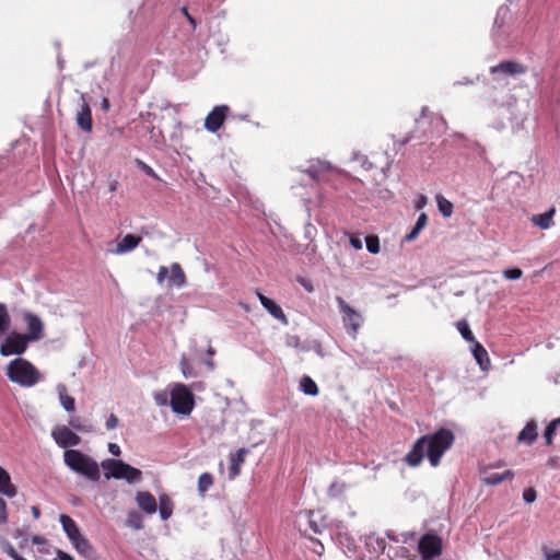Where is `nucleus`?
<instances>
[{
	"instance_id": "nucleus-20",
	"label": "nucleus",
	"mask_w": 560,
	"mask_h": 560,
	"mask_svg": "<svg viewBox=\"0 0 560 560\" xmlns=\"http://www.w3.org/2000/svg\"><path fill=\"white\" fill-rule=\"evenodd\" d=\"M472 355L482 371L490 366V358L486 348L478 341L474 342L471 348Z\"/></svg>"
},
{
	"instance_id": "nucleus-39",
	"label": "nucleus",
	"mask_w": 560,
	"mask_h": 560,
	"mask_svg": "<svg viewBox=\"0 0 560 560\" xmlns=\"http://www.w3.org/2000/svg\"><path fill=\"white\" fill-rule=\"evenodd\" d=\"M3 551L14 560L23 559L10 542L3 545Z\"/></svg>"
},
{
	"instance_id": "nucleus-13",
	"label": "nucleus",
	"mask_w": 560,
	"mask_h": 560,
	"mask_svg": "<svg viewBox=\"0 0 560 560\" xmlns=\"http://www.w3.org/2000/svg\"><path fill=\"white\" fill-rule=\"evenodd\" d=\"M481 481L487 486H497L503 481H511L514 478V471L506 469L503 472H489V467L480 469Z\"/></svg>"
},
{
	"instance_id": "nucleus-58",
	"label": "nucleus",
	"mask_w": 560,
	"mask_h": 560,
	"mask_svg": "<svg viewBox=\"0 0 560 560\" xmlns=\"http://www.w3.org/2000/svg\"><path fill=\"white\" fill-rule=\"evenodd\" d=\"M44 540L45 539L43 537H40V536H34L33 539H32L33 544H35V545L43 544Z\"/></svg>"
},
{
	"instance_id": "nucleus-59",
	"label": "nucleus",
	"mask_w": 560,
	"mask_h": 560,
	"mask_svg": "<svg viewBox=\"0 0 560 560\" xmlns=\"http://www.w3.org/2000/svg\"><path fill=\"white\" fill-rule=\"evenodd\" d=\"M205 363L208 365V368H209L210 370H213V369H214V362H213V360H212L211 358H210V359H208V360H206V361H205Z\"/></svg>"
},
{
	"instance_id": "nucleus-18",
	"label": "nucleus",
	"mask_w": 560,
	"mask_h": 560,
	"mask_svg": "<svg viewBox=\"0 0 560 560\" xmlns=\"http://www.w3.org/2000/svg\"><path fill=\"white\" fill-rule=\"evenodd\" d=\"M77 124L78 126L86 131L90 132L92 130V114L90 105L83 101L81 104V108L77 114Z\"/></svg>"
},
{
	"instance_id": "nucleus-37",
	"label": "nucleus",
	"mask_w": 560,
	"mask_h": 560,
	"mask_svg": "<svg viewBox=\"0 0 560 560\" xmlns=\"http://www.w3.org/2000/svg\"><path fill=\"white\" fill-rule=\"evenodd\" d=\"M366 248L372 254H377L380 252V241L377 236H368L365 238Z\"/></svg>"
},
{
	"instance_id": "nucleus-27",
	"label": "nucleus",
	"mask_w": 560,
	"mask_h": 560,
	"mask_svg": "<svg viewBox=\"0 0 560 560\" xmlns=\"http://www.w3.org/2000/svg\"><path fill=\"white\" fill-rule=\"evenodd\" d=\"M59 400L61 406L68 411L72 412L75 409L74 398L69 396L65 385L58 386Z\"/></svg>"
},
{
	"instance_id": "nucleus-1",
	"label": "nucleus",
	"mask_w": 560,
	"mask_h": 560,
	"mask_svg": "<svg viewBox=\"0 0 560 560\" xmlns=\"http://www.w3.org/2000/svg\"><path fill=\"white\" fill-rule=\"evenodd\" d=\"M454 440V433L445 428L439 429L433 434L422 435L415 442L404 460L410 467H418L427 455L430 465L436 467L445 452L452 447Z\"/></svg>"
},
{
	"instance_id": "nucleus-54",
	"label": "nucleus",
	"mask_w": 560,
	"mask_h": 560,
	"mask_svg": "<svg viewBox=\"0 0 560 560\" xmlns=\"http://www.w3.org/2000/svg\"><path fill=\"white\" fill-rule=\"evenodd\" d=\"M183 13L187 18L188 22L192 25V27H196V20L188 13L187 8H183Z\"/></svg>"
},
{
	"instance_id": "nucleus-35",
	"label": "nucleus",
	"mask_w": 560,
	"mask_h": 560,
	"mask_svg": "<svg viewBox=\"0 0 560 560\" xmlns=\"http://www.w3.org/2000/svg\"><path fill=\"white\" fill-rule=\"evenodd\" d=\"M70 427L81 432H92L93 425L91 423H82L79 417H71L69 420Z\"/></svg>"
},
{
	"instance_id": "nucleus-40",
	"label": "nucleus",
	"mask_w": 560,
	"mask_h": 560,
	"mask_svg": "<svg viewBox=\"0 0 560 560\" xmlns=\"http://www.w3.org/2000/svg\"><path fill=\"white\" fill-rule=\"evenodd\" d=\"M8 522V508L5 501L0 498V524Z\"/></svg>"
},
{
	"instance_id": "nucleus-42",
	"label": "nucleus",
	"mask_w": 560,
	"mask_h": 560,
	"mask_svg": "<svg viewBox=\"0 0 560 560\" xmlns=\"http://www.w3.org/2000/svg\"><path fill=\"white\" fill-rule=\"evenodd\" d=\"M422 230H423V228L418 226L417 224H415L413 229L405 236V241L406 242L415 241Z\"/></svg>"
},
{
	"instance_id": "nucleus-19",
	"label": "nucleus",
	"mask_w": 560,
	"mask_h": 560,
	"mask_svg": "<svg viewBox=\"0 0 560 560\" xmlns=\"http://www.w3.org/2000/svg\"><path fill=\"white\" fill-rule=\"evenodd\" d=\"M247 453H248V450L242 447L235 454H233L231 456L230 468H229L231 479H234L235 477H237L240 475L241 466L244 464Z\"/></svg>"
},
{
	"instance_id": "nucleus-61",
	"label": "nucleus",
	"mask_w": 560,
	"mask_h": 560,
	"mask_svg": "<svg viewBox=\"0 0 560 560\" xmlns=\"http://www.w3.org/2000/svg\"><path fill=\"white\" fill-rule=\"evenodd\" d=\"M104 106L107 107L108 106V101L105 98L104 100Z\"/></svg>"
},
{
	"instance_id": "nucleus-11",
	"label": "nucleus",
	"mask_w": 560,
	"mask_h": 560,
	"mask_svg": "<svg viewBox=\"0 0 560 560\" xmlns=\"http://www.w3.org/2000/svg\"><path fill=\"white\" fill-rule=\"evenodd\" d=\"M55 442L63 448L77 446L81 443V438L74 433L70 428L62 425L56 428L51 433Z\"/></svg>"
},
{
	"instance_id": "nucleus-49",
	"label": "nucleus",
	"mask_w": 560,
	"mask_h": 560,
	"mask_svg": "<svg viewBox=\"0 0 560 560\" xmlns=\"http://www.w3.org/2000/svg\"><path fill=\"white\" fill-rule=\"evenodd\" d=\"M416 224L424 229L425 225L428 224V215L424 212L420 213Z\"/></svg>"
},
{
	"instance_id": "nucleus-31",
	"label": "nucleus",
	"mask_w": 560,
	"mask_h": 560,
	"mask_svg": "<svg viewBox=\"0 0 560 560\" xmlns=\"http://www.w3.org/2000/svg\"><path fill=\"white\" fill-rule=\"evenodd\" d=\"M11 325V317L3 303H0V336L9 330Z\"/></svg>"
},
{
	"instance_id": "nucleus-28",
	"label": "nucleus",
	"mask_w": 560,
	"mask_h": 560,
	"mask_svg": "<svg viewBox=\"0 0 560 560\" xmlns=\"http://www.w3.org/2000/svg\"><path fill=\"white\" fill-rule=\"evenodd\" d=\"M300 388L304 394L310 396H316L319 392L317 384L306 375L301 378Z\"/></svg>"
},
{
	"instance_id": "nucleus-16",
	"label": "nucleus",
	"mask_w": 560,
	"mask_h": 560,
	"mask_svg": "<svg viewBox=\"0 0 560 560\" xmlns=\"http://www.w3.org/2000/svg\"><path fill=\"white\" fill-rule=\"evenodd\" d=\"M258 299L261 303V305L278 320H280L282 324L288 325V317L285 316L282 308L271 299L267 298L266 295L261 294L260 292H257Z\"/></svg>"
},
{
	"instance_id": "nucleus-17",
	"label": "nucleus",
	"mask_w": 560,
	"mask_h": 560,
	"mask_svg": "<svg viewBox=\"0 0 560 560\" xmlns=\"http://www.w3.org/2000/svg\"><path fill=\"white\" fill-rule=\"evenodd\" d=\"M18 493L16 486L12 482L10 474L0 466V494L14 498Z\"/></svg>"
},
{
	"instance_id": "nucleus-26",
	"label": "nucleus",
	"mask_w": 560,
	"mask_h": 560,
	"mask_svg": "<svg viewBox=\"0 0 560 560\" xmlns=\"http://www.w3.org/2000/svg\"><path fill=\"white\" fill-rule=\"evenodd\" d=\"M173 505V501L167 494L159 497V512L163 521H166L172 516Z\"/></svg>"
},
{
	"instance_id": "nucleus-46",
	"label": "nucleus",
	"mask_w": 560,
	"mask_h": 560,
	"mask_svg": "<svg viewBox=\"0 0 560 560\" xmlns=\"http://www.w3.org/2000/svg\"><path fill=\"white\" fill-rule=\"evenodd\" d=\"M167 273H168V268L165 267V266H161L159 268V271H158V275H156V281L162 284L165 280V278L167 277Z\"/></svg>"
},
{
	"instance_id": "nucleus-30",
	"label": "nucleus",
	"mask_w": 560,
	"mask_h": 560,
	"mask_svg": "<svg viewBox=\"0 0 560 560\" xmlns=\"http://www.w3.org/2000/svg\"><path fill=\"white\" fill-rule=\"evenodd\" d=\"M213 485V477L210 472H203L198 478V491L203 495Z\"/></svg>"
},
{
	"instance_id": "nucleus-8",
	"label": "nucleus",
	"mask_w": 560,
	"mask_h": 560,
	"mask_svg": "<svg viewBox=\"0 0 560 560\" xmlns=\"http://www.w3.org/2000/svg\"><path fill=\"white\" fill-rule=\"evenodd\" d=\"M442 538L431 533L424 534L418 542V550L422 560H431L439 557L442 553Z\"/></svg>"
},
{
	"instance_id": "nucleus-2",
	"label": "nucleus",
	"mask_w": 560,
	"mask_h": 560,
	"mask_svg": "<svg viewBox=\"0 0 560 560\" xmlns=\"http://www.w3.org/2000/svg\"><path fill=\"white\" fill-rule=\"evenodd\" d=\"M5 375L10 382L26 388L35 386L43 378L39 370L24 358L11 360L7 365Z\"/></svg>"
},
{
	"instance_id": "nucleus-12",
	"label": "nucleus",
	"mask_w": 560,
	"mask_h": 560,
	"mask_svg": "<svg viewBox=\"0 0 560 560\" xmlns=\"http://www.w3.org/2000/svg\"><path fill=\"white\" fill-rule=\"evenodd\" d=\"M490 72L492 74L504 73L510 75H520L527 72V67L517 61L505 60L499 62L497 66L491 67Z\"/></svg>"
},
{
	"instance_id": "nucleus-47",
	"label": "nucleus",
	"mask_w": 560,
	"mask_h": 560,
	"mask_svg": "<svg viewBox=\"0 0 560 560\" xmlns=\"http://www.w3.org/2000/svg\"><path fill=\"white\" fill-rule=\"evenodd\" d=\"M154 399L158 405L164 406L167 402V397L165 393H158L154 395Z\"/></svg>"
},
{
	"instance_id": "nucleus-29",
	"label": "nucleus",
	"mask_w": 560,
	"mask_h": 560,
	"mask_svg": "<svg viewBox=\"0 0 560 560\" xmlns=\"http://www.w3.org/2000/svg\"><path fill=\"white\" fill-rule=\"evenodd\" d=\"M436 203H438V208H439V211L446 218L451 217L452 213H453V203L447 200L445 197H443L442 195H436Z\"/></svg>"
},
{
	"instance_id": "nucleus-23",
	"label": "nucleus",
	"mask_w": 560,
	"mask_h": 560,
	"mask_svg": "<svg viewBox=\"0 0 560 560\" xmlns=\"http://www.w3.org/2000/svg\"><path fill=\"white\" fill-rule=\"evenodd\" d=\"M186 284V275L178 262L171 266V277L168 279V287L183 288Z\"/></svg>"
},
{
	"instance_id": "nucleus-32",
	"label": "nucleus",
	"mask_w": 560,
	"mask_h": 560,
	"mask_svg": "<svg viewBox=\"0 0 560 560\" xmlns=\"http://www.w3.org/2000/svg\"><path fill=\"white\" fill-rule=\"evenodd\" d=\"M560 424V418L553 419L547 427L544 433V438L547 445H551L553 441V436L556 435V431L558 425Z\"/></svg>"
},
{
	"instance_id": "nucleus-62",
	"label": "nucleus",
	"mask_w": 560,
	"mask_h": 560,
	"mask_svg": "<svg viewBox=\"0 0 560 560\" xmlns=\"http://www.w3.org/2000/svg\"><path fill=\"white\" fill-rule=\"evenodd\" d=\"M242 305H243V307H244L246 311H248V306H247V305H245V304H242Z\"/></svg>"
},
{
	"instance_id": "nucleus-7",
	"label": "nucleus",
	"mask_w": 560,
	"mask_h": 560,
	"mask_svg": "<svg viewBox=\"0 0 560 560\" xmlns=\"http://www.w3.org/2000/svg\"><path fill=\"white\" fill-rule=\"evenodd\" d=\"M28 342H32L27 336L21 332L13 331L11 332L0 346V354L3 357L9 355H21L23 354L28 346Z\"/></svg>"
},
{
	"instance_id": "nucleus-43",
	"label": "nucleus",
	"mask_w": 560,
	"mask_h": 560,
	"mask_svg": "<svg viewBox=\"0 0 560 560\" xmlns=\"http://www.w3.org/2000/svg\"><path fill=\"white\" fill-rule=\"evenodd\" d=\"M422 230H423V228L418 226L417 224H415L413 229L405 236V241L406 242L415 241Z\"/></svg>"
},
{
	"instance_id": "nucleus-14",
	"label": "nucleus",
	"mask_w": 560,
	"mask_h": 560,
	"mask_svg": "<svg viewBox=\"0 0 560 560\" xmlns=\"http://www.w3.org/2000/svg\"><path fill=\"white\" fill-rule=\"evenodd\" d=\"M136 502L138 508L145 514L152 515L158 510L156 499L149 491H138L136 494Z\"/></svg>"
},
{
	"instance_id": "nucleus-10",
	"label": "nucleus",
	"mask_w": 560,
	"mask_h": 560,
	"mask_svg": "<svg viewBox=\"0 0 560 560\" xmlns=\"http://www.w3.org/2000/svg\"><path fill=\"white\" fill-rule=\"evenodd\" d=\"M230 107L228 105H217L206 116L205 128L210 132H217L224 124Z\"/></svg>"
},
{
	"instance_id": "nucleus-21",
	"label": "nucleus",
	"mask_w": 560,
	"mask_h": 560,
	"mask_svg": "<svg viewBox=\"0 0 560 560\" xmlns=\"http://www.w3.org/2000/svg\"><path fill=\"white\" fill-rule=\"evenodd\" d=\"M59 521L70 541L82 535L77 523L69 515L61 514Z\"/></svg>"
},
{
	"instance_id": "nucleus-55",
	"label": "nucleus",
	"mask_w": 560,
	"mask_h": 560,
	"mask_svg": "<svg viewBox=\"0 0 560 560\" xmlns=\"http://www.w3.org/2000/svg\"><path fill=\"white\" fill-rule=\"evenodd\" d=\"M143 171L151 177L158 178L156 173L152 170V167L148 166L147 164H143Z\"/></svg>"
},
{
	"instance_id": "nucleus-4",
	"label": "nucleus",
	"mask_w": 560,
	"mask_h": 560,
	"mask_svg": "<svg viewBox=\"0 0 560 560\" xmlns=\"http://www.w3.org/2000/svg\"><path fill=\"white\" fill-rule=\"evenodd\" d=\"M106 479H124L129 483L138 482L142 478V471L131 465L114 458L104 459L101 463Z\"/></svg>"
},
{
	"instance_id": "nucleus-45",
	"label": "nucleus",
	"mask_w": 560,
	"mask_h": 560,
	"mask_svg": "<svg viewBox=\"0 0 560 560\" xmlns=\"http://www.w3.org/2000/svg\"><path fill=\"white\" fill-rule=\"evenodd\" d=\"M118 422H119V420H118L117 416H115L114 413H112V415L107 418L106 423H105V427H106V429H107V430H113V429H115V428L118 425Z\"/></svg>"
},
{
	"instance_id": "nucleus-5",
	"label": "nucleus",
	"mask_w": 560,
	"mask_h": 560,
	"mask_svg": "<svg viewBox=\"0 0 560 560\" xmlns=\"http://www.w3.org/2000/svg\"><path fill=\"white\" fill-rule=\"evenodd\" d=\"M336 303L341 314V319L347 334L357 339L364 318L360 312L350 306L341 296H336Z\"/></svg>"
},
{
	"instance_id": "nucleus-25",
	"label": "nucleus",
	"mask_w": 560,
	"mask_h": 560,
	"mask_svg": "<svg viewBox=\"0 0 560 560\" xmlns=\"http://www.w3.org/2000/svg\"><path fill=\"white\" fill-rule=\"evenodd\" d=\"M555 213H556V209L551 208L548 211H546L545 213L533 215L530 221L534 225H536L542 230H547L553 224L552 218H553Z\"/></svg>"
},
{
	"instance_id": "nucleus-3",
	"label": "nucleus",
	"mask_w": 560,
	"mask_h": 560,
	"mask_svg": "<svg viewBox=\"0 0 560 560\" xmlns=\"http://www.w3.org/2000/svg\"><path fill=\"white\" fill-rule=\"evenodd\" d=\"M63 462L71 470L92 481H98L101 477L98 464L79 450H66Z\"/></svg>"
},
{
	"instance_id": "nucleus-52",
	"label": "nucleus",
	"mask_w": 560,
	"mask_h": 560,
	"mask_svg": "<svg viewBox=\"0 0 560 560\" xmlns=\"http://www.w3.org/2000/svg\"><path fill=\"white\" fill-rule=\"evenodd\" d=\"M350 244L355 249H361L362 248V241L359 237H357V236H351L350 237Z\"/></svg>"
},
{
	"instance_id": "nucleus-15",
	"label": "nucleus",
	"mask_w": 560,
	"mask_h": 560,
	"mask_svg": "<svg viewBox=\"0 0 560 560\" xmlns=\"http://www.w3.org/2000/svg\"><path fill=\"white\" fill-rule=\"evenodd\" d=\"M142 241L139 235L127 234L116 244V248L112 250L116 255H122L137 248Z\"/></svg>"
},
{
	"instance_id": "nucleus-38",
	"label": "nucleus",
	"mask_w": 560,
	"mask_h": 560,
	"mask_svg": "<svg viewBox=\"0 0 560 560\" xmlns=\"http://www.w3.org/2000/svg\"><path fill=\"white\" fill-rule=\"evenodd\" d=\"M503 276L509 280H517L523 276V271L520 268L505 269Z\"/></svg>"
},
{
	"instance_id": "nucleus-48",
	"label": "nucleus",
	"mask_w": 560,
	"mask_h": 560,
	"mask_svg": "<svg viewBox=\"0 0 560 560\" xmlns=\"http://www.w3.org/2000/svg\"><path fill=\"white\" fill-rule=\"evenodd\" d=\"M108 451L114 456H119L121 454V450H120L119 445L116 443H109Z\"/></svg>"
},
{
	"instance_id": "nucleus-34",
	"label": "nucleus",
	"mask_w": 560,
	"mask_h": 560,
	"mask_svg": "<svg viewBox=\"0 0 560 560\" xmlns=\"http://www.w3.org/2000/svg\"><path fill=\"white\" fill-rule=\"evenodd\" d=\"M457 329L459 330L462 337L468 341V342H476L475 340V336L472 334V331L470 330L469 328V325L467 324L466 320H460L457 323Z\"/></svg>"
},
{
	"instance_id": "nucleus-51",
	"label": "nucleus",
	"mask_w": 560,
	"mask_h": 560,
	"mask_svg": "<svg viewBox=\"0 0 560 560\" xmlns=\"http://www.w3.org/2000/svg\"><path fill=\"white\" fill-rule=\"evenodd\" d=\"M55 560H74L69 553L58 550Z\"/></svg>"
},
{
	"instance_id": "nucleus-24",
	"label": "nucleus",
	"mask_w": 560,
	"mask_h": 560,
	"mask_svg": "<svg viewBox=\"0 0 560 560\" xmlns=\"http://www.w3.org/2000/svg\"><path fill=\"white\" fill-rule=\"evenodd\" d=\"M537 436V423L534 420H530L518 433L517 440L520 442H524L528 445H532L536 441Z\"/></svg>"
},
{
	"instance_id": "nucleus-53",
	"label": "nucleus",
	"mask_w": 560,
	"mask_h": 560,
	"mask_svg": "<svg viewBox=\"0 0 560 560\" xmlns=\"http://www.w3.org/2000/svg\"><path fill=\"white\" fill-rule=\"evenodd\" d=\"M428 202V199L425 196L421 195L416 203V208L417 209H422L423 207H425Z\"/></svg>"
},
{
	"instance_id": "nucleus-41",
	"label": "nucleus",
	"mask_w": 560,
	"mask_h": 560,
	"mask_svg": "<svg viewBox=\"0 0 560 560\" xmlns=\"http://www.w3.org/2000/svg\"><path fill=\"white\" fill-rule=\"evenodd\" d=\"M542 552L546 560H560V550L544 548Z\"/></svg>"
},
{
	"instance_id": "nucleus-33",
	"label": "nucleus",
	"mask_w": 560,
	"mask_h": 560,
	"mask_svg": "<svg viewBox=\"0 0 560 560\" xmlns=\"http://www.w3.org/2000/svg\"><path fill=\"white\" fill-rule=\"evenodd\" d=\"M307 525H308V528L311 529V532L313 534H320L323 532V529L325 528L324 522L322 520L317 521L315 518V513L314 512H310L308 513Z\"/></svg>"
},
{
	"instance_id": "nucleus-44",
	"label": "nucleus",
	"mask_w": 560,
	"mask_h": 560,
	"mask_svg": "<svg viewBox=\"0 0 560 560\" xmlns=\"http://www.w3.org/2000/svg\"><path fill=\"white\" fill-rule=\"evenodd\" d=\"M523 499L527 503H532L536 500V491L533 488H528L523 492Z\"/></svg>"
},
{
	"instance_id": "nucleus-9",
	"label": "nucleus",
	"mask_w": 560,
	"mask_h": 560,
	"mask_svg": "<svg viewBox=\"0 0 560 560\" xmlns=\"http://www.w3.org/2000/svg\"><path fill=\"white\" fill-rule=\"evenodd\" d=\"M22 318L27 327V332L24 335L27 336L32 342L40 340L44 337V323L40 317L32 312L24 311Z\"/></svg>"
},
{
	"instance_id": "nucleus-60",
	"label": "nucleus",
	"mask_w": 560,
	"mask_h": 560,
	"mask_svg": "<svg viewBox=\"0 0 560 560\" xmlns=\"http://www.w3.org/2000/svg\"><path fill=\"white\" fill-rule=\"evenodd\" d=\"M207 352H208V354H209L210 357H212V355L215 353L214 349H213V348H211V347L208 349V351H207Z\"/></svg>"
},
{
	"instance_id": "nucleus-56",
	"label": "nucleus",
	"mask_w": 560,
	"mask_h": 560,
	"mask_svg": "<svg viewBox=\"0 0 560 560\" xmlns=\"http://www.w3.org/2000/svg\"><path fill=\"white\" fill-rule=\"evenodd\" d=\"M31 512L35 520H38L40 517V510L37 506H32Z\"/></svg>"
},
{
	"instance_id": "nucleus-36",
	"label": "nucleus",
	"mask_w": 560,
	"mask_h": 560,
	"mask_svg": "<svg viewBox=\"0 0 560 560\" xmlns=\"http://www.w3.org/2000/svg\"><path fill=\"white\" fill-rule=\"evenodd\" d=\"M179 365H180L182 373L186 378L196 376V373H195L192 366L190 365L189 361L185 357H183L180 359Z\"/></svg>"
},
{
	"instance_id": "nucleus-50",
	"label": "nucleus",
	"mask_w": 560,
	"mask_h": 560,
	"mask_svg": "<svg viewBox=\"0 0 560 560\" xmlns=\"http://www.w3.org/2000/svg\"><path fill=\"white\" fill-rule=\"evenodd\" d=\"M132 516H136L138 518V523L133 524L132 521L129 520L130 526H132L136 529H140L142 527L140 516L136 512L129 513V517L131 518Z\"/></svg>"
},
{
	"instance_id": "nucleus-57",
	"label": "nucleus",
	"mask_w": 560,
	"mask_h": 560,
	"mask_svg": "<svg viewBox=\"0 0 560 560\" xmlns=\"http://www.w3.org/2000/svg\"><path fill=\"white\" fill-rule=\"evenodd\" d=\"M117 187H118V182L117 180H112L109 183V188L108 189H109V191L114 192V191H116Z\"/></svg>"
},
{
	"instance_id": "nucleus-22",
	"label": "nucleus",
	"mask_w": 560,
	"mask_h": 560,
	"mask_svg": "<svg viewBox=\"0 0 560 560\" xmlns=\"http://www.w3.org/2000/svg\"><path fill=\"white\" fill-rule=\"evenodd\" d=\"M74 549L84 558L92 559L94 558L95 550L90 541L83 536L80 535L78 538L71 541Z\"/></svg>"
},
{
	"instance_id": "nucleus-6",
	"label": "nucleus",
	"mask_w": 560,
	"mask_h": 560,
	"mask_svg": "<svg viewBox=\"0 0 560 560\" xmlns=\"http://www.w3.org/2000/svg\"><path fill=\"white\" fill-rule=\"evenodd\" d=\"M171 407L175 413L188 416L195 407L192 392L182 383H177L171 390Z\"/></svg>"
}]
</instances>
